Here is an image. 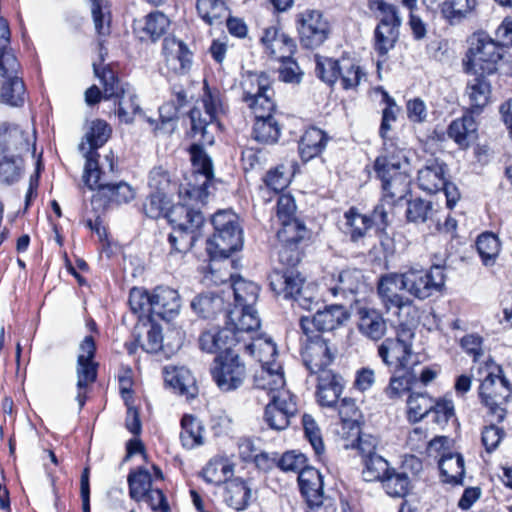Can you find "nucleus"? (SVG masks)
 Instances as JSON below:
<instances>
[{"instance_id": "1", "label": "nucleus", "mask_w": 512, "mask_h": 512, "mask_svg": "<svg viewBox=\"0 0 512 512\" xmlns=\"http://www.w3.org/2000/svg\"><path fill=\"white\" fill-rule=\"evenodd\" d=\"M223 111V105L219 92L205 87L204 94L200 101L191 109L189 113L191 121L190 136L196 142L190 147L191 161L197 173L205 177V181L199 187H193L185 191L181 202L170 207L166 213V218L173 226L172 241L179 240L181 243L179 249H191L195 241L200 236V228L204 224V217L200 211V205H204L207 193L206 184L214 176L213 164L210 157L203 150L204 145L214 143L212 128L220 112Z\"/></svg>"}, {"instance_id": "2", "label": "nucleus", "mask_w": 512, "mask_h": 512, "mask_svg": "<svg viewBox=\"0 0 512 512\" xmlns=\"http://www.w3.org/2000/svg\"><path fill=\"white\" fill-rule=\"evenodd\" d=\"M409 160L405 151L394 143L385 142L382 153L374 162V170L382 182L383 197L402 200L410 190Z\"/></svg>"}, {"instance_id": "3", "label": "nucleus", "mask_w": 512, "mask_h": 512, "mask_svg": "<svg viewBox=\"0 0 512 512\" xmlns=\"http://www.w3.org/2000/svg\"><path fill=\"white\" fill-rule=\"evenodd\" d=\"M271 228L276 232L277 243L273 246L274 267L269 276L271 290L288 299V196L282 194L277 200L275 215L271 217Z\"/></svg>"}, {"instance_id": "4", "label": "nucleus", "mask_w": 512, "mask_h": 512, "mask_svg": "<svg viewBox=\"0 0 512 512\" xmlns=\"http://www.w3.org/2000/svg\"><path fill=\"white\" fill-rule=\"evenodd\" d=\"M245 350L261 363V369L254 375V385L258 389L275 391L286 385L285 371L272 361L277 354L275 343L263 334L251 336Z\"/></svg>"}, {"instance_id": "5", "label": "nucleus", "mask_w": 512, "mask_h": 512, "mask_svg": "<svg viewBox=\"0 0 512 512\" xmlns=\"http://www.w3.org/2000/svg\"><path fill=\"white\" fill-rule=\"evenodd\" d=\"M214 234L207 239L206 250L212 260L227 259L243 245L242 230L238 217L230 210H221L212 217Z\"/></svg>"}, {"instance_id": "6", "label": "nucleus", "mask_w": 512, "mask_h": 512, "mask_svg": "<svg viewBox=\"0 0 512 512\" xmlns=\"http://www.w3.org/2000/svg\"><path fill=\"white\" fill-rule=\"evenodd\" d=\"M469 47L462 59L463 71L471 75H491L503 57V51L486 32H475L469 38Z\"/></svg>"}, {"instance_id": "7", "label": "nucleus", "mask_w": 512, "mask_h": 512, "mask_svg": "<svg viewBox=\"0 0 512 512\" xmlns=\"http://www.w3.org/2000/svg\"><path fill=\"white\" fill-rule=\"evenodd\" d=\"M240 86L242 89L241 99L255 119L272 115L275 103L270 80L266 74L248 72L243 75Z\"/></svg>"}, {"instance_id": "8", "label": "nucleus", "mask_w": 512, "mask_h": 512, "mask_svg": "<svg viewBox=\"0 0 512 512\" xmlns=\"http://www.w3.org/2000/svg\"><path fill=\"white\" fill-rule=\"evenodd\" d=\"M93 69L104 86V98L119 99L118 116L122 122L130 124L136 115L144 116L137 103V96L129 84H121L110 69L103 68L100 72L96 63H93Z\"/></svg>"}, {"instance_id": "9", "label": "nucleus", "mask_w": 512, "mask_h": 512, "mask_svg": "<svg viewBox=\"0 0 512 512\" xmlns=\"http://www.w3.org/2000/svg\"><path fill=\"white\" fill-rule=\"evenodd\" d=\"M401 275L404 291L419 300L440 292L445 285L444 269L439 265H434L429 270L410 268Z\"/></svg>"}, {"instance_id": "10", "label": "nucleus", "mask_w": 512, "mask_h": 512, "mask_svg": "<svg viewBox=\"0 0 512 512\" xmlns=\"http://www.w3.org/2000/svg\"><path fill=\"white\" fill-rule=\"evenodd\" d=\"M498 373L489 372L479 387L481 402L489 409V412L498 422L504 420L506 415L505 404L509 400L512 389L509 381L501 375L502 370L497 368Z\"/></svg>"}, {"instance_id": "11", "label": "nucleus", "mask_w": 512, "mask_h": 512, "mask_svg": "<svg viewBox=\"0 0 512 512\" xmlns=\"http://www.w3.org/2000/svg\"><path fill=\"white\" fill-rule=\"evenodd\" d=\"M409 329H401L395 338H386L378 347V355L385 365L395 371L410 370L413 364L412 339Z\"/></svg>"}, {"instance_id": "12", "label": "nucleus", "mask_w": 512, "mask_h": 512, "mask_svg": "<svg viewBox=\"0 0 512 512\" xmlns=\"http://www.w3.org/2000/svg\"><path fill=\"white\" fill-rule=\"evenodd\" d=\"M212 378L224 392L238 389L246 378V367L237 352L219 354L211 368Z\"/></svg>"}, {"instance_id": "13", "label": "nucleus", "mask_w": 512, "mask_h": 512, "mask_svg": "<svg viewBox=\"0 0 512 512\" xmlns=\"http://www.w3.org/2000/svg\"><path fill=\"white\" fill-rule=\"evenodd\" d=\"M36 131L33 127L4 122L0 124V153L22 156L35 153Z\"/></svg>"}, {"instance_id": "14", "label": "nucleus", "mask_w": 512, "mask_h": 512, "mask_svg": "<svg viewBox=\"0 0 512 512\" xmlns=\"http://www.w3.org/2000/svg\"><path fill=\"white\" fill-rule=\"evenodd\" d=\"M297 30L300 43L308 49H314L322 45L330 32L328 21L318 10H308L301 13L297 19Z\"/></svg>"}, {"instance_id": "15", "label": "nucleus", "mask_w": 512, "mask_h": 512, "mask_svg": "<svg viewBox=\"0 0 512 512\" xmlns=\"http://www.w3.org/2000/svg\"><path fill=\"white\" fill-rule=\"evenodd\" d=\"M4 63L7 66L0 68V77L3 78L0 99L7 105L21 106L25 101L26 91L22 78L18 76L20 64L15 55L6 56Z\"/></svg>"}, {"instance_id": "16", "label": "nucleus", "mask_w": 512, "mask_h": 512, "mask_svg": "<svg viewBox=\"0 0 512 512\" xmlns=\"http://www.w3.org/2000/svg\"><path fill=\"white\" fill-rule=\"evenodd\" d=\"M95 350L93 338L86 336L80 344L76 367L78 389L76 401L78 402L79 409H82L85 404L87 387L96 380L97 369L96 364L93 362Z\"/></svg>"}, {"instance_id": "17", "label": "nucleus", "mask_w": 512, "mask_h": 512, "mask_svg": "<svg viewBox=\"0 0 512 512\" xmlns=\"http://www.w3.org/2000/svg\"><path fill=\"white\" fill-rule=\"evenodd\" d=\"M307 337L308 342L301 353L304 365L312 374L331 371L328 366L333 362L335 354L328 342L319 335Z\"/></svg>"}, {"instance_id": "18", "label": "nucleus", "mask_w": 512, "mask_h": 512, "mask_svg": "<svg viewBox=\"0 0 512 512\" xmlns=\"http://www.w3.org/2000/svg\"><path fill=\"white\" fill-rule=\"evenodd\" d=\"M227 326L235 332L237 341H246L251 336L259 334L257 331L261 326V321L257 310L252 307H234L227 310Z\"/></svg>"}, {"instance_id": "19", "label": "nucleus", "mask_w": 512, "mask_h": 512, "mask_svg": "<svg viewBox=\"0 0 512 512\" xmlns=\"http://www.w3.org/2000/svg\"><path fill=\"white\" fill-rule=\"evenodd\" d=\"M402 280L401 273L396 272L383 274L378 279L377 295L387 312L393 308L401 309L412 304L411 299L400 293L404 290Z\"/></svg>"}, {"instance_id": "20", "label": "nucleus", "mask_w": 512, "mask_h": 512, "mask_svg": "<svg viewBox=\"0 0 512 512\" xmlns=\"http://www.w3.org/2000/svg\"><path fill=\"white\" fill-rule=\"evenodd\" d=\"M348 318L345 307L341 304H333L324 310H318L312 319L302 316L300 318V327L306 336L312 333V327L317 331H332L343 324Z\"/></svg>"}, {"instance_id": "21", "label": "nucleus", "mask_w": 512, "mask_h": 512, "mask_svg": "<svg viewBox=\"0 0 512 512\" xmlns=\"http://www.w3.org/2000/svg\"><path fill=\"white\" fill-rule=\"evenodd\" d=\"M239 343L235 332L226 325L222 329L212 328L204 331L199 337L200 349L207 353L225 354L235 352L233 347Z\"/></svg>"}, {"instance_id": "22", "label": "nucleus", "mask_w": 512, "mask_h": 512, "mask_svg": "<svg viewBox=\"0 0 512 512\" xmlns=\"http://www.w3.org/2000/svg\"><path fill=\"white\" fill-rule=\"evenodd\" d=\"M180 308L181 300L176 290L158 286L152 291V316L171 321L179 314Z\"/></svg>"}, {"instance_id": "23", "label": "nucleus", "mask_w": 512, "mask_h": 512, "mask_svg": "<svg viewBox=\"0 0 512 512\" xmlns=\"http://www.w3.org/2000/svg\"><path fill=\"white\" fill-rule=\"evenodd\" d=\"M163 54L167 67L175 73L184 74L192 65V53L186 44L175 37L163 41Z\"/></svg>"}, {"instance_id": "24", "label": "nucleus", "mask_w": 512, "mask_h": 512, "mask_svg": "<svg viewBox=\"0 0 512 512\" xmlns=\"http://www.w3.org/2000/svg\"><path fill=\"white\" fill-rule=\"evenodd\" d=\"M344 388L343 378L333 372L324 371L317 377L316 398L322 407L333 408L339 401Z\"/></svg>"}, {"instance_id": "25", "label": "nucleus", "mask_w": 512, "mask_h": 512, "mask_svg": "<svg viewBox=\"0 0 512 512\" xmlns=\"http://www.w3.org/2000/svg\"><path fill=\"white\" fill-rule=\"evenodd\" d=\"M446 173L447 167L442 161L436 158L428 159L425 165L418 170L419 188L428 193L441 191L447 179Z\"/></svg>"}, {"instance_id": "26", "label": "nucleus", "mask_w": 512, "mask_h": 512, "mask_svg": "<svg viewBox=\"0 0 512 512\" xmlns=\"http://www.w3.org/2000/svg\"><path fill=\"white\" fill-rule=\"evenodd\" d=\"M271 402L265 409V419L268 425L275 430H285L288 426V404L285 396L288 395L286 385L275 391H268Z\"/></svg>"}, {"instance_id": "27", "label": "nucleus", "mask_w": 512, "mask_h": 512, "mask_svg": "<svg viewBox=\"0 0 512 512\" xmlns=\"http://www.w3.org/2000/svg\"><path fill=\"white\" fill-rule=\"evenodd\" d=\"M299 490L309 507L319 506L323 501V482L318 470L305 468L297 476Z\"/></svg>"}, {"instance_id": "28", "label": "nucleus", "mask_w": 512, "mask_h": 512, "mask_svg": "<svg viewBox=\"0 0 512 512\" xmlns=\"http://www.w3.org/2000/svg\"><path fill=\"white\" fill-rule=\"evenodd\" d=\"M290 299L309 311L318 304V287L313 282H307L299 273L290 272Z\"/></svg>"}, {"instance_id": "29", "label": "nucleus", "mask_w": 512, "mask_h": 512, "mask_svg": "<svg viewBox=\"0 0 512 512\" xmlns=\"http://www.w3.org/2000/svg\"><path fill=\"white\" fill-rule=\"evenodd\" d=\"M312 240L313 232L306 227L305 223L290 216V264H297L302 260Z\"/></svg>"}, {"instance_id": "30", "label": "nucleus", "mask_w": 512, "mask_h": 512, "mask_svg": "<svg viewBox=\"0 0 512 512\" xmlns=\"http://www.w3.org/2000/svg\"><path fill=\"white\" fill-rule=\"evenodd\" d=\"M164 380L175 392L193 398L197 394L196 380L185 367L169 366L164 368Z\"/></svg>"}, {"instance_id": "31", "label": "nucleus", "mask_w": 512, "mask_h": 512, "mask_svg": "<svg viewBox=\"0 0 512 512\" xmlns=\"http://www.w3.org/2000/svg\"><path fill=\"white\" fill-rule=\"evenodd\" d=\"M358 329L362 335L373 341L380 340L387 331V323L383 315L373 308L358 309Z\"/></svg>"}, {"instance_id": "32", "label": "nucleus", "mask_w": 512, "mask_h": 512, "mask_svg": "<svg viewBox=\"0 0 512 512\" xmlns=\"http://www.w3.org/2000/svg\"><path fill=\"white\" fill-rule=\"evenodd\" d=\"M110 134L111 128L105 121H92L88 131L85 133L82 141L78 145V150L83 156H98L96 150L106 143Z\"/></svg>"}, {"instance_id": "33", "label": "nucleus", "mask_w": 512, "mask_h": 512, "mask_svg": "<svg viewBox=\"0 0 512 512\" xmlns=\"http://www.w3.org/2000/svg\"><path fill=\"white\" fill-rule=\"evenodd\" d=\"M169 19L161 12H153L140 20L134 21V31L141 40L156 41L167 30Z\"/></svg>"}, {"instance_id": "34", "label": "nucleus", "mask_w": 512, "mask_h": 512, "mask_svg": "<svg viewBox=\"0 0 512 512\" xmlns=\"http://www.w3.org/2000/svg\"><path fill=\"white\" fill-rule=\"evenodd\" d=\"M469 80L465 89V96L469 101L471 113L479 114L488 104L491 95V85L485 75H475Z\"/></svg>"}, {"instance_id": "35", "label": "nucleus", "mask_w": 512, "mask_h": 512, "mask_svg": "<svg viewBox=\"0 0 512 512\" xmlns=\"http://www.w3.org/2000/svg\"><path fill=\"white\" fill-rule=\"evenodd\" d=\"M478 126L469 113L451 122L448 128V136L461 148H468L477 139Z\"/></svg>"}, {"instance_id": "36", "label": "nucleus", "mask_w": 512, "mask_h": 512, "mask_svg": "<svg viewBox=\"0 0 512 512\" xmlns=\"http://www.w3.org/2000/svg\"><path fill=\"white\" fill-rule=\"evenodd\" d=\"M328 137L321 129L312 127L305 131L299 141V154L304 162L320 155L326 147Z\"/></svg>"}, {"instance_id": "37", "label": "nucleus", "mask_w": 512, "mask_h": 512, "mask_svg": "<svg viewBox=\"0 0 512 512\" xmlns=\"http://www.w3.org/2000/svg\"><path fill=\"white\" fill-rule=\"evenodd\" d=\"M260 288L252 282L235 276L233 282L228 287V293L234 297V307H252L258 300Z\"/></svg>"}, {"instance_id": "38", "label": "nucleus", "mask_w": 512, "mask_h": 512, "mask_svg": "<svg viewBox=\"0 0 512 512\" xmlns=\"http://www.w3.org/2000/svg\"><path fill=\"white\" fill-rule=\"evenodd\" d=\"M225 501L237 511L247 508L252 496V491L247 482L240 478L226 481Z\"/></svg>"}, {"instance_id": "39", "label": "nucleus", "mask_w": 512, "mask_h": 512, "mask_svg": "<svg viewBox=\"0 0 512 512\" xmlns=\"http://www.w3.org/2000/svg\"><path fill=\"white\" fill-rule=\"evenodd\" d=\"M362 285L360 270H343L339 273L336 284L329 287V291L334 297L342 296L346 298L349 295L356 294Z\"/></svg>"}, {"instance_id": "40", "label": "nucleus", "mask_w": 512, "mask_h": 512, "mask_svg": "<svg viewBox=\"0 0 512 512\" xmlns=\"http://www.w3.org/2000/svg\"><path fill=\"white\" fill-rule=\"evenodd\" d=\"M439 469L445 482L460 484L465 473L463 456L459 453L443 454L439 460Z\"/></svg>"}, {"instance_id": "41", "label": "nucleus", "mask_w": 512, "mask_h": 512, "mask_svg": "<svg viewBox=\"0 0 512 512\" xmlns=\"http://www.w3.org/2000/svg\"><path fill=\"white\" fill-rule=\"evenodd\" d=\"M476 5V0H445L440 6V10L442 16L454 25L470 15Z\"/></svg>"}, {"instance_id": "42", "label": "nucleus", "mask_w": 512, "mask_h": 512, "mask_svg": "<svg viewBox=\"0 0 512 512\" xmlns=\"http://www.w3.org/2000/svg\"><path fill=\"white\" fill-rule=\"evenodd\" d=\"M181 425L180 439L185 448L193 449L204 443V428L200 420L192 415H185L182 418Z\"/></svg>"}, {"instance_id": "43", "label": "nucleus", "mask_w": 512, "mask_h": 512, "mask_svg": "<svg viewBox=\"0 0 512 512\" xmlns=\"http://www.w3.org/2000/svg\"><path fill=\"white\" fill-rule=\"evenodd\" d=\"M192 309L203 318H213L225 309L221 295L207 293L199 295L191 302Z\"/></svg>"}, {"instance_id": "44", "label": "nucleus", "mask_w": 512, "mask_h": 512, "mask_svg": "<svg viewBox=\"0 0 512 512\" xmlns=\"http://www.w3.org/2000/svg\"><path fill=\"white\" fill-rule=\"evenodd\" d=\"M86 158V164L84 169V182L91 189H98L102 195L105 193V188L110 182L107 178V174L104 170L98 166L97 157L95 155L84 156Z\"/></svg>"}, {"instance_id": "45", "label": "nucleus", "mask_w": 512, "mask_h": 512, "mask_svg": "<svg viewBox=\"0 0 512 512\" xmlns=\"http://www.w3.org/2000/svg\"><path fill=\"white\" fill-rule=\"evenodd\" d=\"M344 217L346 219L345 233L353 242L363 238L372 226L370 217L359 213L355 208H350L345 212Z\"/></svg>"}, {"instance_id": "46", "label": "nucleus", "mask_w": 512, "mask_h": 512, "mask_svg": "<svg viewBox=\"0 0 512 512\" xmlns=\"http://www.w3.org/2000/svg\"><path fill=\"white\" fill-rule=\"evenodd\" d=\"M386 494L394 498L405 497L411 488L409 476L404 472H398L392 468L381 481Z\"/></svg>"}, {"instance_id": "47", "label": "nucleus", "mask_w": 512, "mask_h": 512, "mask_svg": "<svg viewBox=\"0 0 512 512\" xmlns=\"http://www.w3.org/2000/svg\"><path fill=\"white\" fill-rule=\"evenodd\" d=\"M159 119L160 125H158V121L151 117H147L146 120L150 124L152 130L158 133L171 134L176 128L177 119H178V108L172 103L168 102L163 104L159 108Z\"/></svg>"}, {"instance_id": "48", "label": "nucleus", "mask_w": 512, "mask_h": 512, "mask_svg": "<svg viewBox=\"0 0 512 512\" xmlns=\"http://www.w3.org/2000/svg\"><path fill=\"white\" fill-rule=\"evenodd\" d=\"M24 172L22 156L4 154L0 160V183L12 185L19 181Z\"/></svg>"}, {"instance_id": "49", "label": "nucleus", "mask_w": 512, "mask_h": 512, "mask_svg": "<svg viewBox=\"0 0 512 512\" xmlns=\"http://www.w3.org/2000/svg\"><path fill=\"white\" fill-rule=\"evenodd\" d=\"M198 14L209 25L221 24L227 15V7L222 0H198Z\"/></svg>"}, {"instance_id": "50", "label": "nucleus", "mask_w": 512, "mask_h": 512, "mask_svg": "<svg viewBox=\"0 0 512 512\" xmlns=\"http://www.w3.org/2000/svg\"><path fill=\"white\" fill-rule=\"evenodd\" d=\"M399 39V28L390 26H376L374 30V50L378 56L383 57L391 51Z\"/></svg>"}, {"instance_id": "51", "label": "nucleus", "mask_w": 512, "mask_h": 512, "mask_svg": "<svg viewBox=\"0 0 512 512\" xmlns=\"http://www.w3.org/2000/svg\"><path fill=\"white\" fill-rule=\"evenodd\" d=\"M369 8L379 19L377 26L400 27L401 18L395 5L384 0H369Z\"/></svg>"}, {"instance_id": "52", "label": "nucleus", "mask_w": 512, "mask_h": 512, "mask_svg": "<svg viewBox=\"0 0 512 512\" xmlns=\"http://www.w3.org/2000/svg\"><path fill=\"white\" fill-rule=\"evenodd\" d=\"M280 136L278 122L271 116L255 119L253 126V137L256 141L272 144Z\"/></svg>"}, {"instance_id": "53", "label": "nucleus", "mask_w": 512, "mask_h": 512, "mask_svg": "<svg viewBox=\"0 0 512 512\" xmlns=\"http://www.w3.org/2000/svg\"><path fill=\"white\" fill-rule=\"evenodd\" d=\"M129 494L135 501H141L151 489V475L145 468H138L128 475Z\"/></svg>"}, {"instance_id": "54", "label": "nucleus", "mask_w": 512, "mask_h": 512, "mask_svg": "<svg viewBox=\"0 0 512 512\" xmlns=\"http://www.w3.org/2000/svg\"><path fill=\"white\" fill-rule=\"evenodd\" d=\"M232 474V466L224 458H214L210 460L203 468L202 475L204 480L210 484L226 483L229 475Z\"/></svg>"}, {"instance_id": "55", "label": "nucleus", "mask_w": 512, "mask_h": 512, "mask_svg": "<svg viewBox=\"0 0 512 512\" xmlns=\"http://www.w3.org/2000/svg\"><path fill=\"white\" fill-rule=\"evenodd\" d=\"M408 419L418 422L430 414L433 407V399L425 393H411L407 399Z\"/></svg>"}, {"instance_id": "56", "label": "nucleus", "mask_w": 512, "mask_h": 512, "mask_svg": "<svg viewBox=\"0 0 512 512\" xmlns=\"http://www.w3.org/2000/svg\"><path fill=\"white\" fill-rule=\"evenodd\" d=\"M261 41L266 46L271 57L281 62L287 59L288 37L284 34L279 37L276 28L271 27L266 29Z\"/></svg>"}, {"instance_id": "57", "label": "nucleus", "mask_w": 512, "mask_h": 512, "mask_svg": "<svg viewBox=\"0 0 512 512\" xmlns=\"http://www.w3.org/2000/svg\"><path fill=\"white\" fill-rule=\"evenodd\" d=\"M363 463L362 477L366 482H381L392 469L389 467L388 461L378 454L363 460Z\"/></svg>"}, {"instance_id": "58", "label": "nucleus", "mask_w": 512, "mask_h": 512, "mask_svg": "<svg viewBox=\"0 0 512 512\" xmlns=\"http://www.w3.org/2000/svg\"><path fill=\"white\" fill-rule=\"evenodd\" d=\"M476 247L483 263L487 266L493 264L498 256L500 242L496 235L487 232L478 237Z\"/></svg>"}, {"instance_id": "59", "label": "nucleus", "mask_w": 512, "mask_h": 512, "mask_svg": "<svg viewBox=\"0 0 512 512\" xmlns=\"http://www.w3.org/2000/svg\"><path fill=\"white\" fill-rule=\"evenodd\" d=\"M315 58V71L317 76L328 85L332 86L339 79V70L341 61L332 58L323 57L318 54Z\"/></svg>"}, {"instance_id": "60", "label": "nucleus", "mask_w": 512, "mask_h": 512, "mask_svg": "<svg viewBox=\"0 0 512 512\" xmlns=\"http://www.w3.org/2000/svg\"><path fill=\"white\" fill-rule=\"evenodd\" d=\"M433 213V204L430 201L416 198L407 203L406 217L409 222L424 223L432 218Z\"/></svg>"}, {"instance_id": "61", "label": "nucleus", "mask_w": 512, "mask_h": 512, "mask_svg": "<svg viewBox=\"0 0 512 512\" xmlns=\"http://www.w3.org/2000/svg\"><path fill=\"white\" fill-rule=\"evenodd\" d=\"M95 29L99 35L110 32V9L107 0H90Z\"/></svg>"}, {"instance_id": "62", "label": "nucleus", "mask_w": 512, "mask_h": 512, "mask_svg": "<svg viewBox=\"0 0 512 512\" xmlns=\"http://www.w3.org/2000/svg\"><path fill=\"white\" fill-rule=\"evenodd\" d=\"M364 76L365 73L362 69L349 59H343L341 61L339 78L344 89L348 90L356 88Z\"/></svg>"}, {"instance_id": "63", "label": "nucleus", "mask_w": 512, "mask_h": 512, "mask_svg": "<svg viewBox=\"0 0 512 512\" xmlns=\"http://www.w3.org/2000/svg\"><path fill=\"white\" fill-rule=\"evenodd\" d=\"M170 201L163 192L151 193L143 204V210L146 216L157 219L161 216L166 217V213L169 211Z\"/></svg>"}, {"instance_id": "64", "label": "nucleus", "mask_w": 512, "mask_h": 512, "mask_svg": "<svg viewBox=\"0 0 512 512\" xmlns=\"http://www.w3.org/2000/svg\"><path fill=\"white\" fill-rule=\"evenodd\" d=\"M403 371V374L391 377L388 386L384 389L385 395L391 400L400 398L415 381V375H412L409 370Z\"/></svg>"}]
</instances>
